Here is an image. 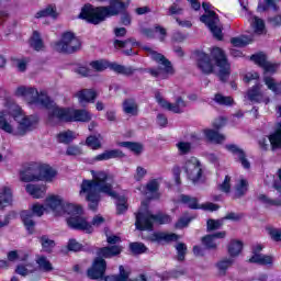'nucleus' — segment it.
I'll return each instance as SVG.
<instances>
[{
	"label": "nucleus",
	"instance_id": "32",
	"mask_svg": "<svg viewBox=\"0 0 281 281\" xmlns=\"http://www.w3.org/2000/svg\"><path fill=\"white\" fill-rule=\"evenodd\" d=\"M133 45H137V42H135V40H132V38L126 41H120V40L114 41V47L116 49H124L127 47L126 50H123V54H125V56H131V54H133V48H132Z\"/></svg>",
	"mask_w": 281,
	"mask_h": 281
},
{
	"label": "nucleus",
	"instance_id": "46",
	"mask_svg": "<svg viewBox=\"0 0 281 281\" xmlns=\"http://www.w3.org/2000/svg\"><path fill=\"white\" fill-rule=\"evenodd\" d=\"M250 24L256 34H262L265 32V20L254 15Z\"/></svg>",
	"mask_w": 281,
	"mask_h": 281
},
{
	"label": "nucleus",
	"instance_id": "10",
	"mask_svg": "<svg viewBox=\"0 0 281 281\" xmlns=\"http://www.w3.org/2000/svg\"><path fill=\"white\" fill-rule=\"evenodd\" d=\"M11 111H14L13 120L18 122L16 135H25L36 128V119L23 114V110L19 104L12 105Z\"/></svg>",
	"mask_w": 281,
	"mask_h": 281
},
{
	"label": "nucleus",
	"instance_id": "45",
	"mask_svg": "<svg viewBox=\"0 0 281 281\" xmlns=\"http://www.w3.org/2000/svg\"><path fill=\"white\" fill-rule=\"evenodd\" d=\"M30 45L31 47H33V49H35V52H41V49L45 47L43 45V40L41 38V34L37 31L33 32V35L30 40Z\"/></svg>",
	"mask_w": 281,
	"mask_h": 281
},
{
	"label": "nucleus",
	"instance_id": "39",
	"mask_svg": "<svg viewBox=\"0 0 281 281\" xmlns=\"http://www.w3.org/2000/svg\"><path fill=\"white\" fill-rule=\"evenodd\" d=\"M47 16H50L52 19H57L58 13L56 12V7L48 5L45 9L35 13V19H45Z\"/></svg>",
	"mask_w": 281,
	"mask_h": 281
},
{
	"label": "nucleus",
	"instance_id": "59",
	"mask_svg": "<svg viewBox=\"0 0 281 281\" xmlns=\"http://www.w3.org/2000/svg\"><path fill=\"white\" fill-rule=\"evenodd\" d=\"M176 250L178 254V260L182 262V260H186V255L188 254V246L184 243H179L176 246Z\"/></svg>",
	"mask_w": 281,
	"mask_h": 281
},
{
	"label": "nucleus",
	"instance_id": "47",
	"mask_svg": "<svg viewBox=\"0 0 281 281\" xmlns=\"http://www.w3.org/2000/svg\"><path fill=\"white\" fill-rule=\"evenodd\" d=\"M72 139H76V133L71 131H65L57 135V142L59 144H71Z\"/></svg>",
	"mask_w": 281,
	"mask_h": 281
},
{
	"label": "nucleus",
	"instance_id": "21",
	"mask_svg": "<svg viewBox=\"0 0 281 281\" xmlns=\"http://www.w3.org/2000/svg\"><path fill=\"white\" fill-rule=\"evenodd\" d=\"M227 236V232L222 231L214 234L206 235L202 237V245L206 249H216L218 247V244H216V240H221Z\"/></svg>",
	"mask_w": 281,
	"mask_h": 281
},
{
	"label": "nucleus",
	"instance_id": "48",
	"mask_svg": "<svg viewBox=\"0 0 281 281\" xmlns=\"http://www.w3.org/2000/svg\"><path fill=\"white\" fill-rule=\"evenodd\" d=\"M145 188L147 192H149L150 194H154V199H159V193H157L159 191V180L157 179L149 180Z\"/></svg>",
	"mask_w": 281,
	"mask_h": 281
},
{
	"label": "nucleus",
	"instance_id": "2",
	"mask_svg": "<svg viewBox=\"0 0 281 281\" xmlns=\"http://www.w3.org/2000/svg\"><path fill=\"white\" fill-rule=\"evenodd\" d=\"M126 8H128V2H124V0H111L110 5L108 7L94 8L91 4H87L81 9L79 19H83L85 21H88V23L98 25L102 23V21L109 19V16H117V14H122Z\"/></svg>",
	"mask_w": 281,
	"mask_h": 281
},
{
	"label": "nucleus",
	"instance_id": "44",
	"mask_svg": "<svg viewBox=\"0 0 281 281\" xmlns=\"http://www.w3.org/2000/svg\"><path fill=\"white\" fill-rule=\"evenodd\" d=\"M180 201L181 203H184V205H188V207L191 210H201V206H199V200L196 198L182 194L180 195Z\"/></svg>",
	"mask_w": 281,
	"mask_h": 281
},
{
	"label": "nucleus",
	"instance_id": "26",
	"mask_svg": "<svg viewBox=\"0 0 281 281\" xmlns=\"http://www.w3.org/2000/svg\"><path fill=\"white\" fill-rule=\"evenodd\" d=\"M226 149L229 150V153H233V155H236L237 158L239 159L243 168L249 169L251 168V164L247 159V156L245 155V151L240 149L238 146L232 144V145H226Z\"/></svg>",
	"mask_w": 281,
	"mask_h": 281
},
{
	"label": "nucleus",
	"instance_id": "19",
	"mask_svg": "<svg viewBox=\"0 0 281 281\" xmlns=\"http://www.w3.org/2000/svg\"><path fill=\"white\" fill-rule=\"evenodd\" d=\"M196 65L200 71H202V74L210 75V74H213L214 71V65H212V59L210 58V55L203 52L198 53Z\"/></svg>",
	"mask_w": 281,
	"mask_h": 281
},
{
	"label": "nucleus",
	"instance_id": "5",
	"mask_svg": "<svg viewBox=\"0 0 281 281\" xmlns=\"http://www.w3.org/2000/svg\"><path fill=\"white\" fill-rule=\"evenodd\" d=\"M105 271H106V260H104L101 257L95 258L92 263V267L88 269V278H90L91 280L101 279V281H128V278L131 276V271L124 269V266H120L119 276L104 277Z\"/></svg>",
	"mask_w": 281,
	"mask_h": 281
},
{
	"label": "nucleus",
	"instance_id": "29",
	"mask_svg": "<svg viewBox=\"0 0 281 281\" xmlns=\"http://www.w3.org/2000/svg\"><path fill=\"white\" fill-rule=\"evenodd\" d=\"M249 262L267 267L269 265H273V256L255 252V255L249 259Z\"/></svg>",
	"mask_w": 281,
	"mask_h": 281
},
{
	"label": "nucleus",
	"instance_id": "56",
	"mask_svg": "<svg viewBox=\"0 0 281 281\" xmlns=\"http://www.w3.org/2000/svg\"><path fill=\"white\" fill-rule=\"evenodd\" d=\"M90 66L92 69H94V71H104V69H109V67L111 68V63L106 60H97L92 61Z\"/></svg>",
	"mask_w": 281,
	"mask_h": 281
},
{
	"label": "nucleus",
	"instance_id": "28",
	"mask_svg": "<svg viewBox=\"0 0 281 281\" xmlns=\"http://www.w3.org/2000/svg\"><path fill=\"white\" fill-rule=\"evenodd\" d=\"M25 190L33 199H43L45 192H47V187L43 184H26Z\"/></svg>",
	"mask_w": 281,
	"mask_h": 281
},
{
	"label": "nucleus",
	"instance_id": "18",
	"mask_svg": "<svg viewBox=\"0 0 281 281\" xmlns=\"http://www.w3.org/2000/svg\"><path fill=\"white\" fill-rule=\"evenodd\" d=\"M250 60H254L256 65L262 67L266 74H276L278 71V64H271V61L267 60V55L259 53L257 55H252Z\"/></svg>",
	"mask_w": 281,
	"mask_h": 281
},
{
	"label": "nucleus",
	"instance_id": "24",
	"mask_svg": "<svg viewBox=\"0 0 281 281\" xmlns=\"http://www.w3.org/2000/svg\"><path fill=\"white\" fill-rule=\"evenodd\" d=\"M76 98H78L80 104H89L95 102L98 93L91 89H83L76 93Z\"/></svg>",
	"mask_w": 281,
	"mask_h": 281
},
{
	"label": "nucleus",
	"instance_id": "53",
	"mask_svg": "<svg viewBox=\"0 0 281 281\" xmlns=\"http://www.w3.org/2000/svg\"><path fill=\"white\" fill-rule=\"evenodd\" d=\"M34 271H36V268H34L32 263H27L26 266L20 265L15 269L19 276H30V273H34Z\"/></svg>",
	"mask_w": 281,
	"mask_h": 281
},
{
	"label": "nucleus",
	"instance_id": "60",
	"mask_svg": "<svg viewBox=\"0 0 281 281\" xmlns=\"http://www.w3.org/2000/svg\"><path fill=\"white\" fill-rule=\"evenodd\" d=\"M154 32L155 34H158V41H160V43H164L166 41V37L168 36V32L166 31V29H164V26L155 25Z\"/></svg>",
	"mask_w": 281,
	"mask_h": 281
},
{
	"label": "nucleus",
	"instance_id": "9",
	"mask_svg": "<svg viewBox=\"0 0 281 281\" xmlns=\"http://www.w3.org/2000/svg\"><path fill=\"white\" fill-rule=\"evenodd\" d=\"M202 8L206 14H203L200 18V21L207 25L214 38H217V41H223V29L221 27V20H218V15H216V12L210 10L211 4L207 2H203Z\"/></svg>",
	"mask_w": 281,
	"mask_h": 281
},
{
	"label": "nucleus",
	"instance_id": "62",
	"mask_svg": "<svg viewBox=\"0 0 281 281\" xmlns=\"http://www.w3.org/2000/svg\"><path fill=\"white\" fill-rule=\"evenodd\" d=\"M231 43L234 47H245L249 45V42L246 37H233L231 38Z\"/></svg>",
	"mask_w": 281,
	"mask_h": 281
},
{
	"label": "nucleus",
	"instance_id": "61",
	"mask_svg": "<svg viewBox=\"0 0 281 281\" xmlns=\"http://www.w3.org/2000/svg\"><path fill=\"white\" fill-rule=\"evenodd\" d=\"M269 236H271L272 240L280 243L281 240V228L268 227L267 228Z\"/></svg>",
	"mask_w": 281,
	"mask_h": 281
},
{
	"label": "nucleus",
	"instance_id": "30",
	"mask_svg": "<svg viewBox=\"0 0 281 281\" xmlns=\"http://www.w3.org/2000/svg\"><path fill=\"white\" fill-rule=\"evenodd\" d=\"M273 188L278 192H280L279 199L273 200L271 198H268L265 194H259L258 200L261 201V203H265V205H268V206L274 205L276 207H280L281 206V187L277 182H274Z\"/></svg>",
	"mask_w": 281,
	"mask_h": 281
},
{
	"label": "nucleus",
	"instance_id": "64",
	"mask_svg": "<svg viewBox=\"0 0 281 281\" xmlns=\"http://www.w3.org/2000/svg\"><path fill=\"white\" fill-rule=\"evenodd\" d=\"M31 210V214H33V216H43V214H45V206L38 203L33 204Z\"/></svg>",
	"mask_w": 281,
	"mask_h": 281
},
{
	"label": "nucleus",
	"instance_id": "22",
	"mask_svg": "<svg viewBox=\"0 0 281 281\" xmlns=\"http://www.w3.org/2000/svg\"><path fill=\"white\" fill-rule=\"evenodd\" d=\"M181 236L175 233L156 232L150 236L151 243H177Z\"/></svg>",
	"mask_w": 281,
	"mask_h": 281
},
{
	"label": "nucleus",
	"instance_id": "14",
	"mask_svg": "<svg viewBox=\"0 0 281 281\" xmlns=\"http://www.w3.org/2000/svg\"><path fill=\"white\" fill-rule=\"evenodd\" d=\"M155 99L156 102H158L159 106H161V109L171 111V113H183V110L186 109V106H188V101L183 100L181 97H176L175 103H170L166 99H164L161 92H156Z\"/></svg>",
	"mask_w": 281,
	"mask_h": 281
},
{
	"label": "nucleus",
	"instance_id": "1",
	"mask_svg": "<svg viewBox=\"0 0 281 281\" xmlns=\"http://www.w3.org/2000/svg\"><path fill=\"white\" fill-rule=\"evenodd\" d=\"M92 180H82L80 184L79 195L85 196L86 201L89 202V207L92 212L98 210V205L103 194H108L112 199H116V212L117 214H124L128 210L126 205L125 196H117V193L113 191V176L102 170H91Z\"/></svg>",
	"mask_w": 281,
	"mask_h": 281
},
{
	"label": "nucleus",
	"instance_id": "7",
	"mask_svg": "<svg viewBox=\"0 0 281 281\" xmlns=\"http://www.w3.org/2000/svg\"><path fill=\"white\" fill-rule=\"evenodd\" d=\"M14 94L18 98H25L31 104H41L42 106H45V109H48L49 111L48 115L56 109V103L49 99L47 93L38 92L35 88L20 86L15 89Z\"/></svg>",
	"mask_w": 281,
	"mask_h": 281
},
{
	"label": "nucleus",
	"instance_id": "54",
	"mask_svg": "<svg viewBox=\"0 0 281 281\" xmlns=\"http://www.w3.org/2000/svg\"><path fill=\"white\" fill-rule=\"evenodd\" d=\"M179 155H188L192 150V143L190 142H178L176 144Z\"/></svg>",
	"mask_w": 281,
	"mask_h": 281
},
{
	"label": "nucleus",
	"instance_id": "50",
	"mask_svg": "<svg viewBox=\"0 0 281 281\" xmlns=\"http://www.w3.org/2000/svg\"><path fill=\"white\" fill-rule=\"evenodd\" d=\"M263 82L270 91H273V93H281V82L277 83L276 79L271 77H265Z\"/></svg>",
	"mask_w": 281,
	"mask_h": 281
},
{
	"label": "nucleus",
	"instance_id": "13",
	"mask_svg": "<svg viewBox=\"0 0 281 281\" xmlns=\"http://www.w3.org/2000/svg\"><path fill=\"white\" fill-rule=\"evenodd\" d=\"M80 40L74 36V33L67 32L64 33L61 40L55 43V50L60 54H74L80 49Z\"/></svg>",
	"mask_w": 281,
	"mask_h": 281
},
{
	"label": "nucleus",
	"instance_id": "20",
	"mask_svg": "<svg viewBox=\"0 0 281 281\" xmlns=\"http://www.w3.org/2000/svg\"><path fill=\"white\" fill-rule=\"evenodd\" d=\"M122 110L128 117H137L139 115V103L133 98H127L122 103Z\"/></svg>",
	"mask_w": 281,
	"mask_h": 281
},
{
	"label": "nucleus",
	"instance_id": "17",
	"mask_svg": "<svg viewBox=\"0 0 281 281\" xmlns=\"http://www.w3.org/2000/svg\"><path fill=\"white\" fill-rule=\"evenodd\" d=\"M45 205L52 210L56 216H65V200H63L61 196L50 195L46 198Z\"/></svg>",
	"mask_w": 281,
	"mask_h": 281
},
{
	"label": "nucleus",
	"instance_id": "35",
	"mask_svg": "<svg viewBox=\"0 0 281 281\" xmlns=\"http://www.w3.org/2000/svg\"><path fill=\"white\" fill-rule=\"evenodd\" d=\"M98 254L99 256H102V258H113L122 254V246L103 247Z\"/></svg>",
	"mask_w": 281,
	"mask_h": 281
},
{
	"label": "nucleus",
	"instance_id": "4",
	"mask_svg": "<svg viewBox=\"0 0 281 281\" xmlns=\"http://www.w3.org/2000/svg\"><path fill=\"white\" fill-rule=\"evenodd\" d=\"M93 114L87 110H71L63 109L55 105L48 116L50 124H58V122H91Z\"/></svg>",
	"mask_w": 281,
	"mask_h": 281
},
{
	"label": "nucleus",
	"instance_id": "49",
	"mask_svg": "<svg viewBox=\"0 0 281 281\" xmlns=\"http://www.w3.org/2000/svg\"><path fill=\"white\" fill-rule=\"evenodd\" d=\"M36 172V170H34V172H32V170L21 171L20 181H24L25 183H30L31 181H38V173Z\"/></svg>",
	"mask_w": 281,
	"mask_h": 281
},
{
	"label": "nucleus",
	"instance_id": "58",
	"mask_svg": "<svg viewBox=\"0 0 281 281\" xmlns=\"http://www.w3.org/2000/svg\"><path fill=\"white\" fill-rule=\"evenodd\" d=\"M146 246L143 243H131L130 244V250L132 254L139 255V254H146Z\"/></svg>",
	"mask_w": 281,
	"mask_h": 281
},
{
	"label": "nucleus",
	"instance_id": "6",
	"mask_svg": "<svg viewBox=\"0 0 281 281\" xmlns=\"http://www.w3.org/2000/svg\"><path fill=\"white\" fill-rule=\"evenodd\" d=\"M67 214V224L71 229H79L86 234H93V228L82 216V206L64 202V216Z\"/></svg>",
	"mask_w": 281,
	"mask_h": 281
},
{
	"label": "nucleus",
	"instance_id": "31",
	"mask_svg": "<svg viewBox=\"0 0 281 281\" xmlns=\"http://www.w3.org/2000/svg\"><path fill=\"white\" fill-rule=\"evenodd\" d=\"M12 205V189L3 187L0 190V210Z\"/></svg>",
	"mask_w": 281,
	"mask_h": 281
},
{
	"label": "nucleus",
	"instance_id": "38",
	"mask_svg": "<svg viewBox=\"0 0 281 281\" xmlns=\"http://www.w3.org/2000/svg\"><path fill=\"white\" fill-rule=\"evenodd\" d=\"M273 10L274 12H278L280 10V7H278V3H276V0H263L258 3L257 12H267V10Z\"/></svg>",
	"mask_w": 281,
	"mask_h": 281
},
{
	"label": "nucleus",
	"instance_id": "11",
	"mask_svg": "<svg viewBox=\"0 0 281 281\" xmlns=\"http://www.w3.org/2000/svg\"><path fill=\"white\" fill-rule=\"evenodd\" d=\"M211 56L215 60V65L217 67V76L222 82H227L229 78V74H232V66L229 61H227V55H225V50H222L218 47H214L211 52Z\"/></svg>",
	"mask_w": 281,
	"mask_h": 281
},
{
	"label": "nucleus",
	"instance_id": "8",
	"mask_svg": "<svg viewBox=\"0 0 281 281\" xmlns=\"http://www.w3.org/2000/svg\"><path fill=\"white\" fill-rule=\"evenodd\" d=\"M148 56L151 60H155L159 66L158 68H148L147 74H150L153 78H158L159 80H168L170 76H175V68L170 60L166 58L161 53H157L153 48H147Z\"/></svg>",
	"mask_w": 281,
	"mask_h": 281
},
{
	"label": "nucleus",
	"instance_id": "37",
	"mask_svg": "<svg viewBox=\"0 0 281 281\" xmlns=\"http://www.w3.org/2000/svg\"><path fill=\"white\" fill-rule=\"evenodd\" d=\"M33 216H34V214H32V211H22L21 212L22 222L24 223V226L26 227V229L30 234H32V232H34V225H36L34 220H32Z\"/></svg>",
	"mask_w": 281,
	"mask_h": 281
},
{
	"label": "nucleus",
	"instance_id": "27",
	"mask_svg": "<svg viewBox=\"0 0 281 281\" xmlns=\"http://www.w3.org/2000/svg\"><path fill=\"white\" fill-rule=\"evenodd\" d=\"M110 69H112V71H115V74H121V76H133L135 71H140L139 68H135L133 66H124L117 63H111Z\"/></svg>",
	"mask_w": 281,
	"mask_h": 281
},
{
	"label": "nucleus",
	"instance_id": "42",
	"mask_svg": "<svg viewBox=\"0 0 281 281\" xmlns=\"http://www.w3.org/2000/svg\"><path fill=\"white\" fill-rule=\"evenodd\" d=\"M40 243L43 251H46V254H52V250L56 247V241H54V239L49 238L47 235L40 237Z\"/></svg>",
	"mask_w": 281,
	"mask_h": 281
},
{
	"label": "nucleus",
	"instance_id": "43",
	"mask_svg": "<svg viewBox=\"0 0 281 281\" xmlns=\"http://www.w3.org/2000/svg\"><path fill=\"white\" fill-rule=\"evenodd\" d=\"M240 251H243V241L239 240H231L228 245V254L232 258H236V256L240 255Z\"/></svg>",
	"mask_w": 281,
	"mask_h": 281
},
{
	"label": "nucleus",
	"instance_id": "34",
	"mask_svg": "<svg viewBox=\"0 0 281 281\" xmlns=\"http://www.w3.org/2000/svg\"><path fill=\"white\" fill-rule=\"evenodd\" d=\"M104 139V136L102 134L98 135H90L86 139V146H89L92 150H100L102 148V140Z\"/></svg>",
	"mask_w": 281,
	"mask_h": 281
},
{
	"label": "nucleus",
	"instance_id": "52",
	"mask_svg": "<svg viewBox=\"0 0 281 281\" xmlns=\"http://www.w3.org/2000/svg\"><path fill=\"white\" fill-rule=\"evenodd\" d=\"M213 100L222 106H232L234 104V99H232V97H225L221 93L215 94Z\"/></svg>",
	"mask_w": 281,
	"mask_h": 281
},
{
	"label": "nucleus",
	"instance_id": "12",
	"mask_svg": "<svg viewBox=\"0 0 281 281\" xmlns=\"http://www.w3.org/2000/svg\"><path fill=\"white\" fill-rule=\"evenodd\" d=\"M183 170L186 171L189 181H191L194 186L203 181V166L196 157H190L187 159Z\"/></svg>",
	"mask_w": 281,
	"mask_h": 281
},
{
	"label": "nucleus",
	"instance_id": "55",
	"mask_svg": "<svg viewBox=\"0 0 281 281\" xmlns=\"http://www.w3.org/2000/svg\"><path fill=\"white\" fill-rule=\"evenodd\" d=\"M223 218L222 220H207L206 222V232H216V229H221L223 227Z\"/></svg>",
	"mask_w": 281,
	"mask_h": 281
},
{
	"label": "nucleus",
	"instance_id": "57",
	"mask_svg": "<svg viewBox=\"0 0 281 281\" xmlns=\"http://www.w3.org/2000/svg\"><path fill=\"white\" fill-rule=\"evenodd\" d=\"M232 265H234V259L224 258L220 262H217V269L221 273H225V271L228 270Z\"/></svg>",
	"mask_w": 281,
	"mask_h": 281
},
{
	"label": "nucleus",
	"instance_id": "23",
	"mask_svg": "<svg viewBox=\"0 0 281 281\" xmlns=\"http://www.w3.org/2000/svg\"><path fill=\"white\" fill-rule=\"evenodd\" d=\"M126 157L120 149L105 150L102 154L97 155L93 161H109V159H123Z\"/></svg>",
	"mask_w": 281,
	"mask_h": 281
},
{
	"label": "nucleus",
	"instance_id": "51",
	"mask_svg": "<svg viewBox=\"0 0 281 281\" xmlns=\"http://www.w3.org/2000/svg\"><path fill=\"white\" fill-rule=\"evenodd\" d=\"M36 263L38 265V268L42 271H45V272L54 271V267H52V262H49V260H47L46 257H43V256L37 257Z\"/></svg>",
	"mask_w": 281,
	"mask_h": 281
},
{
	"label": "nucleus",
	"instance_id": "41",
	"mask_svg": "<svg viewBox=\"0 0 281 281\" xmlns=\"http://www.w3.org/2000/svg\"><path fill=\"white\" fill-rule=\"evenodd\" d=\"M119 146H122L123 148H127L128 150L134 153V155H142V153L144 151V145L139 143L122 142L119 144Z\"/></svg>",
	"mask_w": 281,
	"mask_h": 281
},
{
	"label": "nucleus",
	"instance_id": "25",
	"mask_svg": "<svg viewBox=\"0 0 281 281\" xmlns=\"http://www.w3.org/2000/svg\"><path fill=\"white\" fill-rule=\"evenodd\" d=\"M260 89H262V85L257 83L254 86L248 91V100H250V102H265L266 104H269V98H265Z\"/></svg>",
	"mask_w": 281,
	"mask_h": 281
},
{
	"label": "nucleus",
	"instance_id": "40",
	"mask_svg": "<svg viewBox=\"0 0 281 281\" xmlns=\"http://www.w3.org/2000/svg\"><path fill=\"white\" fill-rule=\"evenodd\" d=\"M249 190V182L245 179H240L238 183L235 186V198L240 199L247 194Z\"/></svg>",
	"mask_w": 281,
	"mask_h": 281
},
{
	"label": "nucleus",
	"instance_id": "36",
	"mask_svg": "<svg viewBox=\"0 0 281 281\" xmlns=\"http://www.w3.org/2000/svg\"><path fill=\"white\" fill-rule=\"evenodd\" d=\"M203 133L209 142H213L214 144H223V142H225V135L214 130L206 128L203 131Z\"/></svg>",
	"mask_w": 281,
	"mask_h": 281
},
{
	"label": "nucleus",
	"instance_id": "3",
	"mask_svg": "<svg viewBox=\"0 0 281 281\" xmlns=\"http://www.w3.org/2000/svg\"><path fill=\"white\" fill-rule=\"evenodd\" d=\"M148 202H142V209L136 214V229L140 232L153 231L154 223H158V225H168L172 223V217L170 215H166L164 213H158L154 215L150 211H147Z\"/></svg>",
	"mask_w": 281,
	"mask_h": 281
},
{
	"label": "nucleus",
	"instance_id": "63",
	"mask_svg": "<svg viewBox=\"0 0 281 281\" xmlns=\"http://www.w3.org/2000/svg\"><path fill=\"white\" fill-rule=\"evenodd\" d=\"M104 223H106V220L102 215H94L91 224L89 225L92 227L93 232V227H101V225H104Z\"/></svg>",
	"mask_w": 281,
	"mask_h": 281
},
{
	"label": "nucleus",
	"instance_id": "33",
	"mask_svg": "<svg viewBox=\"0 0 281 281\" xmlns=\"http://www.w3.org/2000/svg\"><path fill=\"white\" fill-rule=\"evenodd\" d=\"M269 144L271 146V150H280L281 149V125L277 126L274 133L268 136Z\"/></svg>",
	"mask_w": 281,
	"mask_h": 281
},
{
	"label": "nucleus",
	"instance_id": "16",
	"mask_svg": "<svg viewBox=\"0 0 281 281\" xmlns=\"http://www.w3.org/2000/svg\"><path fill=\"white\" fill-rule=\"evenodd\" d=\"M33 170L37 172L38 181L52 182L56 179V175H58L52 166L46 164H36L33 166Z\"/></svg>",
	"mask_w": 281,
	"mask_h": 281
},
{
	"label": "nucleus",
	"instance_id": "15",
	"mask_svg": "<svg viewBox=\"0 0 281 281\" xmlns=\"http://www.w3.org/2000/svg\"><path fill=\"white\" fill-rule=\"evenodd\" d=\"M16 105V103L12 101H7L5 109L0 111V130L4 133H9V135H12L14 133V126H12V123L8 120V117H14V111H12V106Z\"/></svg>",
	"mask_w": 281,
	"mask_h": 281
}]
</instances>
